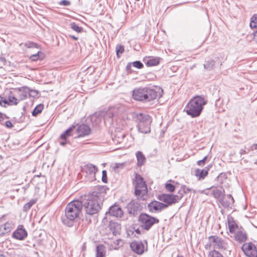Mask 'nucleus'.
Wrapping results in <instances>:
<instances>
[{"mask_svg":"<svg viewBox=\"0 0 257 257\" xmlns=\"http://www.w3.org/2000/svg\"><path fill=\"white\" fill-rule=\"evenodd\" d=\"M104 200V194L99 192H93L88 195L81 196L79 201L82 207L84 206L86 212L93 215L98 212L101 208V205Z\"/></svg>","mask_w":257,"mask_h":257,"instance_id":"1","label":"nucleus"},{"mask_svg":"<svg viewBox=\"0 0 257 257\" xmlns=\"http://www.w3.org/2000/svg\"><path fill=\"white\" fill-rule=\"evenodd\" d=\"M162 92L163 90L160 88L156 89L147 87L139 88L133 91V97L137 100L150 101L155 99L158 96L161 97Z\"/></svg>","mask_w":257,"mask_h":257,"instance_id":"2","label":"nucleus"},{"mask_svg":"<svg viewBox=\"0 0 257 257\" xmlns=\"http://www.w3.org/2000/svg\"><path fill=\"white\" fill-rule=\"evenodd\" d=\"M206 104L204 98L200 96H196L192 98L187 103L185 111L187 114L192 117H196L200 115L203 106Z\"/></svg>","mask_w":257,"mask_h":257,"instance_id":"3","label":"nucleus"},{"mask_svg":"<svg viewBox=\"0 0 257 257\" xmlns=\"http://www.w3.org/2000/svg\"><path fill=\"white\" fill-rule=\"evenodd\" d=\"M82 203L79 200H73L70 202L65 208V216L69 221H74L78 218L81 212Z\"/></svg>","mask_w":257,"mask_h":257,"instance_id":"4","label":"nucleus"},{"mask_svg":"<svg viewBox=\"0 0 257 257\" xmlns=\"http://www.w3.org/2000/svg\"><path fill=\"white\" fill-rule=\"evenodd\" d=\"M137 118L139 121V131L144 134L150 133V124L152 122L151 116L147 114L139 113L137 115Z\"/></svg>","mask_w":257,"mask_h":257,"instance_id":"5","label":"nucleus"},{"mask_svg":"<svg viewBox=\"0 0 257 257\" xmlns=\"http://www.w3.org/2000/svg\"><path fill=\"white\" fill-rule=\"evenodd\" d=\"M135 194L139 197H142L147 193L148 190L145 182L142 177L136 174L135 180Z\"/></svg>","mask_w":257,"mask_h":257,"instance_id":"6","label":"nucleus"},{"mask_svg":"<svg viewBox=\"0 0 257 257\" xmlns=\"http://www.w3.org/2000/svg\"><path fill=\"white\" fill-rule=\"evenodd\" d=\"M139 220L142 227L146 230H149L154 224L159 222L158 219L147 214H141Z\"/></svg>","mask_w":257,"mask_h":257,"instance_id":"7","label":"nucleus"},{"mask_svg":"<svg viewBox=\"0 0 257 257\" xmlns=\"http://www.w3.org/2000/svg\"><path fill=\"white\" fill-rule=\"evenodd\" d=\"M210 245L214 249L225 250L227 248V243L217 236H211L209 237Z\"/></svg>","mask_w":257,"mask_h":257,"instance_id":"8","label":"nucleus"},{"mask_svg":"<svg viewBox=\"0 0 257 257\" xmlns=\"http://www.w3.org/2000/svg\"><path fill=\"white\" fill-rule=\"evenodd\" d=\"M182 198L181 195H173L171 194H162L160 196V200L168 205L178 202Z\"/></svg>","mask_w":257,"mask_h":257,"instance_id":"9","label":"nucleus"},{"mask_svg":"<svg viewBox=\"0 0 257 257\" xmlns=\"http://www.w3.org/2000/svg\"><path fill=\"white\" fill-rule=\"evenodd\" d=\"M116 112V108H111L106 110L102 111L99 115L103 117L104 121L107 120L109 123H111L112 122L111 119L115 116Z\"/></svg>","mask_w":257,"mask_h":257,"instance_id":"10","label":"nucleus"},{"mask_svg":"<svg viewBox=\"0 0 257 257\" xmlns=\"http://www.w3.org/2000/svg\"><path fill=\"white\" fill-rule=\"evenodd\" d=\"M242 249L246 255L250 257H257V250L254 245L251 243L244 244Z\"/></svg>","mask_w":257,"mask_h":257,"instance_id":"11","label":"nucleus"},{"mask_svg":"<svg viewBox=\"0 0 257 257\" xmlns=\"http://www.w3.org/2000/svg\"><path fill=\"white\" fill-rule=\"evenodd\" d=\"M168 205L158 201H153L148 205L149 210L153 212H159L167 207Z\"/></svg>","mask_w":257,"mask_h":257,"instance_id":"12","label":"nucleus"},{"mask_svg":"<svg viewBox=\"0 0 257 257\" xmlns=\"http://www.w3.org/2000/svg\"><path fill=\"white\" fill-rule=\"evenodd\" d=\"M130 246L133 251L139 254H141L144 252V245L141 241H133Z\"/></svg>","mask_w":257,"mask_h":257,"instance_id":"13","label":"nucleus"},{"mask_svg":"<svg viewBox=\"0 0 257 257\" xmlns=\"http://www.w3.org/2000/svg\"><path fill=\"white\" fill-rule=\"evenodd\" d=\"M83 171L90 176V179L93 180L95 178V174L97 171V168L92 164H88L84 166Z\"/></svg>","mask_w":257,"mask_h":257,"instance_id":"14","label":"nucleus"},{"mask_svg":"<svg viewBox=\"0 0 257 257\" xmlns=\"http://www.w3.org/2000/svg\"><path fill=\"white\" fill-rule=\"evenodd\" d=\"M13 236L17 239L23 240L27 236V232L25 229L18 228L13 233Z\"/></svg>","mask_w":257,"mask_h":257,"instance_id":"15","label":"nucleus"},{"mask_svg":"<svg viewBox=\"0 0 257 257\" xmlns=\"http://www.w3.org/2000/svg\"><path fill=\"white\" fill-rule=\"evenodd\" d=\"M77 132L79 137H83L89 135L90 129L87 125L81 124L77 128Z\"/></svg>","mask_w":257,"mask_h":257,"instance_id":"16","label":"nucleus"},{"mask_svg":"<svg viewBox=\"0 0 257 257\" xmlns=\"http://www.w3.org/2000/svg\"><path fill=\"white\" fill-rule=\"evenodd\" d=\"M109 214L116 217H121L123 215L121 208L117 205L111 206L109 210Z\"/></svg>","mask_w":257,"mask_h":257,"instance_id":"17","label":"nucleus"},{"mask_svg":"<svg viewBox=\"0 0 257 257\" xmlns=\"http://www.w3.org/2000/svg\"><path fill=\"white\" fill-rule=\"evenodd\" d=\"M212 195L216 199L219 200L220 202L224 206H228L229 204L228 203H225L222 200V197H223V193L221 189H214L212 191Z\"/></svg>","mask_w":257,"mask_h":257,"instance_id":"18","label":"nucleus"},{"mask_svg":"<svg viewBox=\"0 0 257 257\" xmlns=\"http://www.w3.org/2000/svg\"><path fill=\"white\" fill-rule=\"evenodd\" d=\"M74 128V126L70 127L61 135L60 141L61 145L64 146L67 143L66 139L71 136V132Z\"/></svg>","mask_w":257,"mask_h":257,"instance_id":"19","label":"nucleus"},{"mask_svg":"<svg viewBox=\"0 0 257 257\" xmlns=\"http://www.w3.org/2000/svg\"><path fill=\"white\" fill-rule=\"evenodd\" d=\"M125 137V134L121 132H118L114 133L112 136V140L116 144L123 143Z\"/></svg>","mask_w":257,"mask_h":257,"instance_id":"20","label":"nucleus"},{"mask_svg":"<svg viewBox=\"0 0 257 257\" xmlns=\"http://www.w3.org/2000/svg\"><path fill=\"white\" fill-rule=\"evenodd\" d=\"M109 228L111 231L112 232V233L115 235L118 233L121 229L120 224H119L117 222L113 221H110L109 222Z\"/></svg>","mask_w":257,"mask_h":257,"instance_id":"21","label":"nucleus"},{"mask_svg":"<svg viewBox=\"0 0 257 257\" xmlns=\"http://www.w3.org/2000/svg\"><path fill=\"white\" fill-rule=\"evenodd\" d=\"M208 174V171L205 169H196L195 175L198 177L199 180L203 179Z\"/></svg>","mask_w":257,"mask_h":257,"instance_id":"22","label":"nucleus"},{"mask_svg":"<svg viewBox=\"0 0 257 257\" xmlns=\"http://www.w3.org/2000/svg\"><path fill=\"white\" fill-rule=\"evenodd\" d=\"M105 255V247L102 244L98 245L96 247V257H104Z\"/></svg>","mask_w":257,"mask_h":257,"instance_id":"23","label":"nucleus"},{"mask_svg":"<svg viewBox=\"0 0 257 257\" xmlns=\"http://www.w3.org/2000/svg\"><path fill=\"white\" fill-rule=\"evenodd\" d=\"M160 58L150 57L148 60H146V64L149 66H156L159 64L160 62Z\"/></svg>","mask_w":257,"mask_h":257,"instance_id":"24","label":"nucleus"},{"mask_svg":"<svg viewBox=\"0 0 257 257\" xmlns=\"http://www.w3.org/2000/svg\"><path fill=\"white\" fill-rule=\"evenodd\" d=\"M136 157L138 160V166H142L144 164L146 160V158L145 156L143 154V153L141 152L138 151L136 153Z\"/></svg>","mask_w":257,"mask_h":257,"instance_id":"25","label":"nucleus"},{"mask_svg":"<svg viewBox=\"0 0 257 257\" xmlns=\"http://www.w3.org/2000/svg\"><path fill=\"white\" fill-rule=\"evenodd\" d=\"M235 238L236 240L239 242H243L246 239V235L243 231L238 230L236 233Z\"/></svg>","mask_w":257,"mask_h":257,"instance_id":"26","label":"nucleus"},{"mask_svg":"<svg viewBox=\"0 0 257 257\" xmlns=\"http://www.w3.org/2000/svg\"><path fill=\"white\" fill-rule=\"evenodd\" d=\"M28 90V88H23L19 89L20 94L18 98L19 101L24 100L27 97Z\"/></svg>","mask_w":257,"mask_h":257,"instance_id":"27","label":"nucleus"},{"mask_svg":"<svg viewBox=\"0 0 257 257\" xmlns=\"http://www.w3.org/2000/svg\"><path fill=\"white\" fill-rule=\"evenodd\" d=\"M228 228L230 232L231 233H235L236 229L237 228V226L235 224V223L230 219H228Z\"/></svg>","mask_w":257,"mask_h":257,"instance_id":"28","label":"nucleus"},{"mask_svg":"<svg viewBox=\"0 0 257 257\" xmlns=\"http://www.w3.org/2000/svg\"><path fill=\"white\" fill-rule=\"evenodd\" d=\"M44 57V54L41 51H38L36 54L32 55L30 58L32 61H37Z\"/></svg>","mask_w":257,"mask_h":257,"instance_id":"29","label":"nucleus"},{"mask_svg":"<svg viewBox=\"0 0 257 257\" xmlns=\"http://www.w3.org/2000/svg\"><path fill=\"white\" fill-rule=\"evenodd\" d=\"M250 27L251 28L257 27V14L254 15L250 19Z\"/></svg>","mask_w":257,"mask_h":257,"instance_id":"30","label":"nucleus"},{"mask_svg":"<svg viewBox=\"0 0 257 257\" xmlns=\"http://www.w3.org/2000/svg\"><path fill=\"white\" fill-rule=\"evenodd\" d=\"M43 109V105L42 104L38 105L35 107L34 110L32 112V115L33 116H36L38 113H40Z\"/></svg>","mask_w":257,"mask_h":257,"instance_id":"31","label":"nucleus"},{"mask_svg":"<svg viewBox=\"0 0 257 257\" xmlns=\"http://www.w3.org/2000/svg\"><path fill=\"white\" fill-rule=\"evenodd\" d=\"M8 104H10V105H12V104L16 105L20 101L18 98H17L14 96H9V99L8 100Z\"/></svg>","mask_w":257,"mask_h":257,"instance_id":"32","label":"nucleus"},{"mask_svg":"<svg viewBox=\"0 0 257 257\" xmlns=\"http://www.w3.org/2000/svg\"><path fill=\"white\" fill-rule=\"evenodd\" d=\"M71 28L77 33H80L82 31V28L79 27L75 23H72L70 24Z\"/></svg>","mask_w":257,"mask_h":257,"instance_id":"33","label":"nucleus"},{"mask_svg":"<svg viewBox=\"0 0 257 257\" xmlns=\"http://www.w3.org/2000/svg\"><path fill=\"white\" fill-rule=\"evenodd\" d=\"M208 257H223L222 255L215 249L210 251Z\"/></svg>","mask_w":257,"mask_h":257,"instance_id":"34","label":"nucleus"},{"mask_svg":"<svg viewBox=\"0 0 257 257\" xmlns=\"http://www.w3.org/2000/svg\"><path fill=\"white\" fill-rule=\"evenodd\" d=\"M36 203L34 200H32L24 206V210L27 211Z\"/></svg>","mask_w":257,"mask_h":257,"instance_id":"35","label":"nucleus"},{"mask_svg":"<svg viewBox=\"0 0 257 257\" xmlns=\"http://www.w3.org/2000/svg\"><path fill=\"white\" fill-rule=\"evenodd\" d=\"M25 46L29 48H38V45L33 42H28L25 44Z\"/></svg>","mask_w":257,"mask_h":257,"instance_id":"36","label":"nucleus"},{"mask_svg":"<svg viewBox=\"0 0 257 257\" xmlns=\"http://www.w3.org/2000/svg\"><path fill=\"white\" fill-rule=\"evenodd\" d=\"M214 63L213 61H210L206 62L204 65V67L205 69H210L214 66Z\"/></svg>","mask_w":257,"mask_h":257,"instance_id":"37","label":"nucleus"},{"mask_svg":"<svg viewBox=\"0 0 257 257\" xmlns=\"http://www.w3.org/2000/svg\"><path fill=\"white\" fill-rule=\"evenodd\" d=\"M116 55L118 57H119V54H122L124 51L123 47L122 46H117L116 48Z\"/></svg>","mask_w":257,"mask_h":257,"instance_id":"38","label":"nucleus"},{"mask_svg":"<svg viewBox=\"0 0 257 257\" xmlns=\"http://www.w3.org/2000/svg\"><path fill=\"white\" fill-rule=\"evenodd\" d=\"M166 188L168 191L172 192L175 190V186L170 183H167L166 184Z\"/></svg>","mask_w":257,"mask_h":257,"instance_id":"39","label":"nucleus"},{"mask_svg":"<svg viewBox=\"0 0 257 257\" xmlns=\"http://www.w3.org/2000/svg\"><path fill=\"white\" fill-rule=\"evenodd\" d=\"M133 65L134 67L138 68H142L143 67V64L140 61H135L133 63Z\"/></svg>","mask_w":257,"mask_h":257,"instance_id":"40","label":"nucleus"},{"mask_svg":"<svg viewBox=\"0 0 257 257\" xmlns=\"http://www.w3.org/2000/svg\"><path fill=\"white\" fill-rule=\"evenodd\" d=\"M8 103V101L3 97L0 96V105L4 106Z\"/></svg>","mask_w":257,"mask_h":257,"instance_id":"41","label":"nucleus"},{"mask_svg":"<svg viewBox=\"0 0 257 257\" xmlns=\"http://www.w3.org/2000/svg\"><path fill=\"white\" fill-rule=\"evenodd\" d=\"M59 5L62 6H68L70 5V2L67 0H63L59 2Z\"/></svg>","mask_w":257,"mask_h":257,"instance_id":"42","label":"nucleus"},{"mask_svg":"<svg viewBox=\"0 0 257 257\" xmlns=\"http://www.w3.org/2000/svg\"><path fill=\"white\" fill-rule=\"evenodd\" d=\"M28 93H29L30 96L33 97H35L38 94V92L37 91L33 90H30L29 89L28 90Z\"/></svg>","mask_w":257,"mask_h":257,"instance_id":"43","label":"nucleus"},{"mask_svg":"<svg viewBox=\"0 0 257 257\" xmlns=\"http://www.w3.org/2000/svg\"><path fill=\"white\" fill-rule=\"evenodd\" d=\"M102 180L103 182L106 183L107 180V173L106 171L105 170H103L102 171Z\"/></svg>","mask_w":257,"mask_h":257,"instance_id":"44","label":"nucleus"},{"mask_svg":"<svg viewBox=\"0 0 257 257\" xmlns=\"http://www.w3.org/2000/svg\"><path fill=\"white\" fill-rule=\"evenodd\" d=\"M206 159H207V157L206 156L202 160L199 161L198 162V165L199 166H203Z\"/></svg>","mask_w":257,"mask_h":257,"instance_id":"45","label":"nucleus"},{"mask_svg":"<svg viewBox=\"0 0 257 257\" xmlns=\"http://www.w3.org/2000/svg\"><path fill=\"white\" fill-rule=\"evenodd\" d=\"M5 125L8 128H12L13 126L12 123L9 120L6 121Z\"/></svg>","mask_w":257,"mask_h":257,"instance_id":"46","label":"nucleus"},{"mask_svg":"<svg viewBox=\"0 0 257 257\" xmlns=\"http://www.w3.org/2000/svg\"><path fill=\"white\" fill-rule=\"evenodd\" d=\"M118 246L121 245L122 244V241L121 240H116L115 242H114Z\"/></svg>","mask_w":257,"mask_h":257,"instance_id":"47","label":"nucleus"},{"mask_svg":"<svg viewBox=\"0 0 257 257\" xmlns=\"http://www.w3.org/2000/svg\"><path fill=\"white\" fill-rule=\"evenodd\" d=\"M69 37L70 38H72V39H73L75 40H78V38H77V37H75V36H73V35H69Z\"/></svg>","mask_w":257,"mask_h":257,"instance_id":"48","label":"nucleus"},{"mask_svg":"<svg viewBox=\"0 0 257 257\" xmlns=\"http://www.w3.org/2000/svg\"><path fill=\"white\" fill-rule=\"evenodd\" d=\"M254 40L257 42V31L255 32V33L254 34V37H253Z\"/></svg>","mask_w":257,"mask_h":257,"instance_id":"49","label":"nucleus"},{"mask_svg":"<svg viewBox=\"0 0 257 257\" xmlns=\"http://www.w3.org/2000/svg\"><path fill=\"white\" fill-rule=\"evenodd\" d=\"M227 197L231 200L232 203L234 202L233 198L231 195H227Z\"/></svg>","mask_w":257,"mask_h":257,"instance_id":"50","label":"nucleus"},{"mask_svg":"<svg viewBox=\"0 0 257 257\" xmlns=\"http://www.w3.org/2000/svg\"><path fill=\"white\" fill-rule=\"evenodd\" d=\"M4 119L3 114L2 113H0V121Z\"/></svg>","mask_w":257,"mask_h":257,"instance_id":"51","label":"nucleus"},{"mask_svg":"<svg viewBox=\"0 0 257 257\" xmlns=\"http://www.w3.org/2000/svg\"><path fill=\"white\" fill-rule=\"evenodd\" d=\"M245 153V151L244 150H241L240 151V154L241 155L243 153Z\"/></svg>","mask_w":257,"mask_h":257,"instance_id":"52","label":"nucleus"},{"mask_svg":"<svg viewBox=\"0 0 257 257\" xmlns=\"http://www.w3.org/2000/svg\"><path fill=\"white\" fill-rule=\"evenodd\" d=\"M115 168H118V164H116Z\"/></svg>","mask_w":257,"mask_h":257,"instance_id":"53","label":"nucleus"},{"mask_svg":"<svg viewBox=\"0 0 257 257\" xmlns=\"http://www.w3.org/2000/svg\"><path fill=\"white\" fill-rule=\"evenodd\" d=\"M187 190L188 191H191V189H189V188H187Z\"/></svg>","mask_w":257,"mask_h":257,"instance_id":"54","label":"nucleus"},{"mask_svg":"<svg viewBox=\"0 0 257 257\" xmlns=\"http://www.w3.org/2000/svg\"><path fill=\"white\" fill-rule=\"evenodd\" d=\"M178 257H183V256H178Z\"/></svg>","mask_w":257,"mask_h":257,"instance_id":"55","label":"nucleus"}]
</instances>
